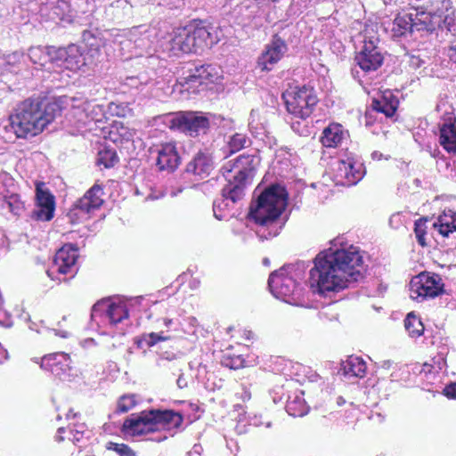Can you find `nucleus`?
Masks as SVG:
<instances>
[{"label":"nucleus","mask_w":456,"mask_h":456,"mask_svg":"<svg viewBox=\"0 0 456 456\" xmlns=\"http://www.w3.org/2000/svg\"><path fill=\"white\" fill-rule=\"evenodd\" d=\"M106 448L108 451L115 452L118 456H136L135 452L125 444L110 442L107 444Z\"/></svg>","instance_id":"nucleus-42"},{"label":"nucleus","mask_w":456,"mask_h":456,"mask_svg":"<svg viewBox=\"0 0 456 456\" xmlns=\"http://www.w3.org/2000/svg\"><path fill=\"white\" fill-rule=\"evenodd\" d=\"M70 364L69 355L61 352L44 356L40 366L42 369L51 371L61 380L70 381L71 377H73V369Z\"/></svg>","instance_id":"nucleus-18"},{"label":"nucleus","mask_w":456,"mask_h":456,"mask_svg":"<svg viewBox=\"0 0 456 456\" xmlns=\"http://www.w3.org/2000/svg\"><path fill=\"white\" fill-rule=\"evenodd\" d=\"M77 416V413L76 412H73L72 410H69V412L66 414V418L68 419H71V418H76Z\"/></svg>","instance_id":"nucleus-60"},{"label":"nucleus","mask_w":456,"mask_h":456,"mask_svg":"<svg viewBox=\"0 0 456 456\" xmlns=\"http://www.w3.org/2000/svg\"><path fill=\"white\" fill-rule=\"evenodd\" d=\"M363 272L362 256L356 248H330L314 258V266L309 273V285L314 292L326 296L362 281Z\"/></svg>","instance_id":"nucleus-1"},{"label":"nucleus","mask_w":456,"mask_h":456,"mask_svg":"<svg viewBox=\"0 0 456 456\" xmlns=\"http://www.w3.org/2000/svg\"><path fill=\"white\" fill-rule=\"evenodd\" d=\"M307 265L304 261H298L295 264L286 265L281 267L285 271V273L295 276V280L301 279L307 268Z\"/></svg>","instance_id":"nucleus-40"},{"label":"nucleus","mask_w":456,"mask_h":456,"mask_svg":"<svg viewBox=\"0 0 456 456\" xmlns=\"http://www.w3.org/2000/svg\"><path fill=\"white\" fill-rule=\"evenodd\" d=\"M288 203V193L284 187L273 184L263 191L251 203L248 216L258 225L256 235L261 240L279 234L286 219L281 216Z\"/></svg>","instance_id":"nucleus-4"},{"label":"nucleus","mask_w":456,"mask_h":456,"mask_svg":"<svg viewBox=\"0 0 456 456\" xmlns=\"http://www.w3.org/2000/svg\"><path fill=\"white\" fill-rule=\"evenodd\" d=\"M242 389H243V392L241 394L242 400L243 401L249 400L251 398L250 392L248 389H246L245 387H243Z\"/></svg>","instance_id":"nucleus-55"},{"label":"nucleus","mask_w":456,"mask_h":456,"mask_svg":"<svg viewBox=\"0 0 456 456\" xmlns=\"http://www.w3.org/2000/svg\"><path fill=\"white\" fill-rule=\"evenodd\" d=\"M427 222H428V218H419L414 224V226H415L414 232L416 235L417 241L422 247L427 245L426 239H425V236L427 233L426 232V229H427L426 223Z\"/></svg>","instance_id":"nucleus-41"},{"label":"nucleus","mask_w":456,"mask_h":456,"mask_svg":"<svg viewBox=\"0 0 456 456\" xmlns=\"http://www.w3.org/2000/svg\"><path fill=\"white\" fill-rule=\"evenodd\" d=\"M251 145V140L242 133H235L229 136L227 146L230 153L240 151Z\"/></svg>","instance_id":"nucleus-35"},{"label":"nucleus","mask_w":456,"mask_h":456,"mask_svg":"<svg viewBox=\"0 0 456 456\" xmlns=\"http://www.w3.org/2000/svg\"><path fill=\"white\" fill-rule=\"evenodd\" d=\"M190 26L199 51L211 48L219 42L218 28L211 22L206 20H194Z\"/></svg>","instance_id":"nucleus-17"},{"label":"nucleus","mask_w":456,"mask_h":456,"mask_svg":"<svg viewBox=\"0 0 456 456\" xmlns=\"http://www.w3.org/2000/svg\"><path fill=\"white\" fill-rule=\"evenodd\" d=\"M9 195L4 194L2 191H0V211H5L8 210L9 207Z\"/></svg>","instance_id":"nucleus-49"},{"label":"nucleus","mask_w":456,"mask_h":456,"mask_svg":"<svg viewBox=\"0 0 456 456\" xmlns=\"http://www.w3.org/2000/svg\"><path fill=\"white\" fill-rule=\"evenodd\" d=\"M183 417L173 410L151 409L139 414H132L123 424V430L132 436L158 433L160 429H179Z\"/></svg>","instance_id":"nucleus-5"},{"label":"nucleus","mask_w":456,"mask_h":456,"mask_svg":"<svg viewBox=\"0 0 456 456\" xmlns=\"http://www.w3.org/2000/svg\"><path fill=\"white\" fill-rule=\"evenodd\" d=\"M448 55L452 61L456 62V45L449 48Z\"/></svg>","instance_id":"nucleus-53"},{"label":"nucleus","mask_w":456,"mask_h":456,"mask_svg":"<svg viewBox=\"0 0 456 456\" xmlns=\"http://www.w3.org/2000/svg\"><path fill=\"white\" fill-rule=\"evenodd\" d=\"M411 62H412L413 65H415L417 67H419L420 61L418 58H416V59L412 58Z\"/></svg>","instance_id":"nucleus-63"},{"label":"nucleus","mask_w":456,"mask_h":456,"mask_svg":"<svg viewBox=\"0 0 456 456\" xmlns=\"http://www.w3.org/2000/svg\"><path fill=\"white\" fill-rule=\"evenodd\" d=\"M404 327L409 335L418 338L423 334L424 326L421 321L413 314L409 313L404 320Z\"/></svg>","instance_id":"nucleus-36"},{"label":"nucleus","mask_w":456,"mask_h":456,"mask_svg":"<svg viewBox=\"0 0 456 456\" xmlns=\"http://www.w3.org/2000/svg\"><path fill=\"white\" fill-rule=\"evenodd\" d=\"M354 61L364 73L376 71L383 63L384 57L375 40L363 41L361 51L356 54Z\"/></svg>","instance_id":"nucleus-14"},{"label":"nucleus","mask_w":456,"mask_h":456,"mask_svg":"<svg viewBox=\"0 0 456 456\" xmlns=\"http://www.w3.org/2000/svg\"><path fill=\"white\" fill-rule=\"evenodd\" d=\"M243 338H245L246 340H251L254 338L255 334L251 330H243Z\"/></svg>","instance_id":"nucleus-54"},{"label":"nucleus","mask_w":456,"mask_h":456,"mask_svg":"<svg viewBox=\"0 0 456 456\" xmlns=\"http://www.w3.org/2000/svg\"><path fill=\"white\" fill-rule=\"evenodd\" d=\"M166 339H167V338L162 337L160 333L152 332V333L147 335V337L145 338V342L147 343V345L149 346H152L155 344H157L159 341L166 340Z\"/></svg>","instance_id":"nucleus-47"},{"label":"nucleus","mask_w":456,"mask_h":456,"mask_svg":"<svg viewBox=\"0 0 456 456\" xmlns=\"http://www.w3.org/2000/svg\"><path fill=\"white\" fill-rule=\"evenodd\" d=\"M288 112L295 118L306 119L318 102L313 87L303 86L296 91L282 94Z\"/></svg>","instance_id":"nucleus-6"},{"label":"nucleus","mask_w":456,"mask_h":456,"mask_svg":"<svg viewBox=\"0 0 456 456\" xmlns=\"http://www.w3.org/2000/svg\"><path fill=\"white\" fill-rule=\"evenodd\" d=\"M226 366H229L231 369H238L242 366V360L237 357L235 360H232L231 363H226Z\"/></svg>","instance_id":"nucleus-51"},{"label":"nucleus","mask_w":456,"mask_h":456,"mask_svg":"<svg viewBox=\"0 0 456 456\" xmlns=\"http://www.w3.org/2000/svg\"><path fill=\"white\" fill-rule=\"evenodd\" d=\"M102 188L98 184L91 187L83 197L77 200L68 212L67 216L72 224L81 223L90 218V214L103 203L101 198Z\"/></svg>","instance_id":"nucleus-9"},{"label":"nucleus","mask_w":456,"mask_h":456,"mask_svg":"<svg viewBox=\"0 0 456 456\" xmlns=\"http://www.w3.org/2000/svg\"><path fill=\"white\" fill-rule=\"evenodd\" d=\"M88 123L91 121L98 122L101 121L102 116L103 115L102 107L97 104L94 101L88 100L87 109Z\"/></svg>","instance_id":"nucleus-43"},{"label":"nucleus","mask_w":456,"mask_h":456,"mask_svg":"<svg viewBox=\"0 0 456 456\" xmlns=\"http://www.w3.org/2000/svg\"><path fill=\"white\" fill-rule=\"evenodd\" d=\"M135 403L134 395H123L118 402L117 409L119 412H127Z\"/></svg>","instance_id":"nucleus-45"},{"label":"nucleus","mask_w":456,"mask_h":456,"mask_svg":"<svg viewBox=\"0 0 456 456\" xmlns=\"http://www.w3.org/2000/svg\"><path fill=\"white\" fill-rule=\"evenodd\" d=\"M55 211V199L45 185L38 184L36 189V207L30 212V217L36 221L47 222L53 219Z\"/></svg>","instance_id":"nucleus-16"},{"label":"nucleus","mask_w":456,"mask_h":456,"mask_svg":"<svg viewBox=\"0 0 456 456\" xmlns=\"http://www.w3.org/2000/svg\"><path fill=\"white\" fill-rule=\"evenodd\" d=\"M287 51V45L281 38H274L273 42L266 45L265 51L257 60V68L261 71H270L283 56Z\"/></svg>","instance_id":"nucleus-22"},{"label":"nucleus","mask_w":456,"mask_h":456,"mask_svg":"<svg viewBox=\"0 0 456 456\" xmlns=\"http://www.w3.org/2000/svg\"><path fill=\"white\" fill-rule=\"evenodd\" d=\"M166 438H167L166 436H162V435L158 434L156 436H151V437H150L148 439L151 440V441H154V442H161V441L165 440Z\"/></svg>","instance_id":"nucleus-57"},{"label":"nucleus","mask_w":456,"mask_h":456,"mask_svg":"<svg viewBox=\"0 0 456 456\" xmlns=\"http://www.w3.org/2000/svg\"><path fill=\"white\" fill-rule=\"evenodd\" d=\"M444 284L437 273L423 272L414 276L410 282L411 297L421 300L434 298L444 292Z\"/></svg>","instance_id":"nucleus-10"},{"label":"nucleus","mask_w":456,"mask_h":456,"mask_svg":"<svg viewBox=\"0 0 456 456\" xmlns=\"http://www.w3.org/2000/svg\"><path fill=\"white\" fill-rule=\"evenodd\" d=\"M85 49L75 44L66 47H56L53 55V64L58 67L76 71L86 65Z\"/></svg>","instance_id":"nucleus-12"},{"label":"nucleus","mask_w":456,"mask_h":456,"mask_svg":"<svg viewBox=\"0 0 456 456\" xmlns=\"http://www.w3.org/2000/svg\"><path fill=\"white\" fill-rule=\"evenodd\" d=\"M118 162V157L113 149L104 148L98 152L97 164L105 168L113 167Z\"/></svg>","instance_id":"nucleus-37"},{"label":"nucleus","mask_w":456,"mask_h":456,"mask_svg":"<svg viewBox=\"0 0 456 456\" xmlns=\"http://www.w3.org/2000/svg\"><path fill=\"white\" fill-rule=\"evenodd\" d=\"M176 384H177V387L179 388H184L187 387V380L186 379L184 378L183 374L181 373L176 380Z\"/></svg>","instance_id":"nucleus-52"},{"label":"nucleus","mask_w":456,"mask_h":456,"mask_svg":"<svg viewBox=\"0 0 456 456\" xmlns=\"http://www.w3.org/2000/svg\"><path fill=\"white\" fill-rule=\"evenodd\" d=\"M268 286L275 297L289 304H295L301 296L302 288L295 276L285 273L281 268L270 274Z\"/></svg>","instance_id":"nucleus-8"},{"label":"nucleus","mask_w":456,"mask_h":456,"mask_svg":"<svg viewBox=\"0 0 456 456\" xmlns=\"http://www.w3.org/2000/svg\"><path fill=\"white\" fill-rule=\"evenodd\" d=\"M77 259V246L73 244H65L56 252L53 265L52 269L47 271L48 276L53 279L52 274L53 273H58L60 274H71V277H73L77 270L76 267Z\"/></svg>","instance_id":"nucleus-13"},{"label":"nucleus","mask_w":456,"mask_h":456,"mask_svg":"<svg viewBox=\"0 0 456 456\" xmlns=\"http://www.w3.org/2000/svg\"><path fill=\"white\" fill-rule=\"evenodd\" d=\"M414 31V17L412 13H399L396 15L391 28L392 37L394 38L411 35Z\"/></svg>","instance_id":"nucleus-26"},{"label":"nucleus","mask_w":456,"mask_h":456,"mask_svg":"<svg viewBox=\"0 0 456 456\" xmlns=\"http://www.w3.org/2000/svg\"><path fill=\"white\" fill-rule=\"evenodd\" d=\"M55 335L61 336V338H67L69 336L67 331H60V330H54Z\"/></svg>","instance_id":"nucleus-61"},{"label":"nucleus","mask_w":456,"mask_h":456,"mask_svg":"<svg viewBox=\"0 0 456 456\" xmlns=\"http://www.w3.org/2000/svg\"><path fill=\"white\" fill-rule=\"evenodd\" d=\"M286 411L293 417H303L308 412V407L302 396L296 395L293 399L288 400Z\"/></svg>","instance_id":"nucleus-34"},{"label":"nucleus","mask_w":456,"mask_h":456,"mask_svg":"<svg viewBox=\"0 0 456 456\" xmlns=\"http://www.w3.org/2000/svg\"><path fill=\"white\" fill-rule=\"evenodd\" d=\"M336 172L338 183L343 185L351 186L362 180L364 175V168L362 163L354 162L348 159L338 162Z\"/></svg>","instance_id":"nucleus-21"},{"label":"nucleus","mask_w":456,"mask_h":456,"mask_svg":"<svg viewBox=\"0 0 456 456\" xmlns=\"http://www.w3.org/2000/svg\"><path fill=\"white\" fill-rule=\"evenodd\" d=\"M300 126H301V123L298 121L291 123V128L293 129V131H295L296 133H298L299 134H304V133L306 129H305V127H303L301 129Z\"/></svg>","instance_id":"nucleus-50"},{"label":"nucleus","mask_w":456,"mask_h":456,"mask_svg":"<svg viewBox=\"0 0 456 456\" xmlns=\"http://www.w3.org/2000/svg\"><path fill=\"white\" fill-rule=\"evenodd\" d=\"M164 322L167 327H169L173 323V320L172 319H165Z\"/></svg>","instance_id":"nucleus-64"},{"label":"nucleus","mask_w":456,"mask_h":456,"mask_svg":"<svg viewBox=\"0 0 456 456\" xmlns=\"http://www.w3.org/2000/svg\"><path fill=\"white\" fill-rule=\"evenodd\" d=\"M218 77V71L213 65L192 63L189 65L186 70L183 71L180 77V84L183 86H187V89H190L197 85L213 83Z\"/></svg>","instance_id":"nucleus-11"},{"label":"nucleus","mask_w":456,"mask_h":456,"mask_svg":"<svg viewBox=\"0 0 456 456\" xmlns=\"http://www.w3.org/2000/svg\"><path fill=\"white\" fill-rule=\"evenodd\" d=\"M248 129L254 137H260L265 135V127L264 123L259 118L257 110H252L248 118Z\"/></svg>","instance_id":"nucleus-38"},{"label":"nucleus","mask_w":456,"mask_h":456,"mask_svg":"<svg viewBox=\"0 0 456 456\" xmlns=\"http://www.w3.org/2000/svg\"><path fill=\"white\" fill-rule=\"evenodd\" d=\"M392 363L393 362L390 360L383 361L381 363V367L387 370L391 367Z\"/></svg>","instance_id":"nucleus-58"},{"label":"nucleus","mask_w":456,"mask_h":456,"mask_svg":"<svg viewBox=\"0 0 456 456\" xmlns=\"http://www.w3.org/2000/svg\"><path fill=\"white\" fill-rule=\"evenodd\" d=\"M66 98L53 101L42 98H28L19 103L14 113L9 117V125L5 129L12 132L16 138L35 136L61 116Z\"/></svg>","instance_id":"nucleus-2"},{"label":"nucleus","mask_w":456,"mask_h":456,"mask_svg":"<svg viewBox=\"0 0 456 456\" xmlns=\"http://www.w3.org/2000/svg\"><path fill=\"white\" fill-rule=\"evenodd\" d=\"M439 142L449 153H456V122L449 118L440 126Z\"/></svg>","instance_id":"nucleus-24"},{"label":"nucleus","mask_w":456,"mask_h":456,"mask_svg":"<svg viewBox=\"0 0 456 456\" xmlns=\"http://www.w3.org/2000/svg\"><path fill=\"white\" fill-rule=\"evenodd\" d=\"M433 226L438 229L441 235L449 237L450 233L456 232V212L451 209L444 211Z\"/></svg>","instance_id":"nucleus-32"},{"label":"nucleus","mask_w":456,"mask_h":456,"mask_svg":"<svg viewBox=\"0 0 456 456\" xmlns=\"http://www.w3.org/2000/svg\"><path fill=\"white\" fill-rule=\"evenodd\" d=\"M366 369V362L361 357L351 355L342 362L340 371L347 378H363Z\"/></svg>","instance_id":"nucleus-29"},{"label":"nucleus","mask_w":456,"mask_h":456,"mask_svg":"<svg viewBox=\"0 0 456 456\" xmlns=\"http://www.w3.org/2000/svg\"><path fill=\"white\" fill-rule=\"evenodd\" d=\"M443 5L448 10L449 6L451 5L450 0H443Z\"/></svg>","instance_id":"nucleus-62"},{"label":"nucleus","mask_w":456,"mask_h":456,"mask_svg":"<svg viewBox=\"0 0 456 456\" xmlns=\"http://www.w3.org/2000/svg\"><path fill=\"white\" fill-rule=\"evenodd\" d=\"M9 207L8 211L15 216H20L24 209V202L21 201L20 197L18 194L9 195Z\"/></svg>","instance_id":"nucleus-44"},{"label":"nucleus","mask_w":456,"mask_h":456,"mask_svg":"<svg viewBox=\"0 0 456 456\" xmlns=\"http://www.w3.org/2000/svg\"><path fill=\"white\" fill-rule=\"evenodd\" d=\"M444 394L448 398L456 399V383L447 385L444 389Z\"/></svg>","instance_id":"nucleus-48"},{"label":"nucleus","mask_w":456,"mask_h":456,"mask_svg":"<svg viewBox=\"0 0 456 456\" xmlns=\"http://www.w3.org/2000/svg\"><path fill=\"white\" fill-rule=\"evenodd\" d=\"M169 51L173 55L199 52L190 24L173 31L169 41Z\"/></svg>","instance_id":"nucleus-19"},{"label":"nucleus","mask_w":456,"mask_h":456,"mask_svg":"<svg viewBox=\"0 0 456 456\" xmlns=\"http://www.w3.org/2000/svg\"><path fill=\"white\" fill-rule=\"evenodd\" d=\"M134 131L130 128L120 125L114 126L110 132V139L116 144H123L133 141Z\"/></svg>","instance_id":"nucleus-33"},{"label":"nucleus","mask_w":456,"mask_h":456,"mask_svg":"<svg viewBox=\"0 0 456 456\" xmlns=\"http://www.w3.org/2000/svg\"><path fill=\"white\" fill-rule=\"evenodd\" d=\"M254 425H256V426L265 425L266 428H271L272 427V422L271 421H266V422L264 423V422H256V421H255Z\"/></svg>","instance_id":"nucleus-59"},{"label":"nucleus","mask_w":456,"mask_h":456,"mask_svg":"<svg viewBox=\"0 0 456 456\" xmlns=\"http://www.w3.org/2000/svg\"><path fill=\"white\" fill-rule=\"evenodd\" d=\"M61 98L67 99V103L63 105V110L67 105H70V115L75 118L77 125L86 126L88 124V100L84 97H72L62 96Z\"/></svg>","instance_id":"nucleus-25"},{"label":"nucleus","mask_w":456,"mask_h":456,"mask_svg":"<svg viewBox=\"0 0 456 456\" xmlns=\"http://www.w3.org/2000/svg\"><path fill=\"white\" fill-rule=\"evenodd\" d=\"M136 80H137V78H136V77H126V84H127V85H128V86H134V87H136V86H137Z\"/></svg>","instance_id":"nucleus-56"},{"label":"nucleus","mask_w":456,"mask_h":456,"mask_svg":"<svg viewBox=\"0 0 456 456\" xmlns=\"http://www.w3.org/2000/svg\"><path fill=\"white\" fill-rule=\"evenodd\" d=\"M258 163L259 159L255 155H240L222 167L227 183L222 189L221 197L213 203L216 219L226 218L228 215L225 212L230 213L236 207L241 206L245 189L253 179Z\"/></svg>","instance_id":"nucleus-3"},{"label":"nucleus","mask_w":456,"mask_h":456,"mask_svg":"<svg viewBox=\"0 0 456 456\" xmlns=\"http://www.w3.org/2000/svg\"><path fill=\"white\" fill-rule=\"evenodd\" d=\"M399 105L398 99L392 93H385L381 97L372 100L373 110L383 113L387 118H392Z\"/></svg>","instance_id":"nucleus-27"},{"label":"nucleus","mask_w":456,"mask_h":456,"mask_svg":"<svg viewBox=\"0 0 456 456\" xmlns=\"http://www.w3.org/2000/svg\"><path fill=\"white\" fill-rule=\"evenodd\" d=\"M128 310L122 303L109 302L107 300L96 303L92 308V319L98 316L111 326H115L128 318Z\"/></svg>","instance_id":"nucleus-15"},{"label":"nucleus","mask_w":456,"mask_h":456,"mask_svg":"<svg viewBox=\"0 0 456 456\" xmlns=\"http://www.w3.org/2000/svg\"><path fill=\"white\" fill-rule=\"evenodd\" d=\"M214 169V161L208 150H200L187 163L185 172L200 179L206 178Z\"/></svg>","instance_id":"nucleus-23"},{"label":"nucleus","mask_w":456,"mask_h":456,"mask_svg":"<svg viewBox=\"0 0 456 456\" xmlns=\"http://www.w3.org/2000/svg\"><path fill=\"white\" fill-rule=\"evenodd\" d=\"M69 432L72 435L69 439L75 444L81 442L83 438H89L91 433L84 423L73 424V427L69 428Z\"/></svg>","instance_id":"nucleus-39"},{"label":"nucleus","mask_w":456,"mask_h":456,"mask_svg":"<svg viewBox=\"0 0 456 456\" xmlns=\"http://www.w3.org/2000/svg\"><path fill=\"white\" fill-rule=\"evenodd\" d=\"M158 157L156 166L159 171H165L168 174L176 170L181 163V158L175 142H166L157 150Z\"/></svg>","instance_id":"nucleus-20"},{"label":"nucleus","mask_w":456,"mask_h":456,"mask_svg":"<svg viewBox=\"0 0 456 456\" xmlns=\"http://www.w3.org/2000/svg\"><path fill=\"white\" fill-rule=\"evenodd\" d=\"M344 138L343 127L340 124H330L324 128L321 142L324 147H337Z\"/></svg>","instance_id":"nucleus-31"},{"label":"nucleus","mask_w":456,"mask_h":456,"mask_svg":"<svg viewBox=\"0 0 456 456\" xmlns=\"http://www.w3.org/2000/svg\"><path fill=\"white\" fill-rule=\"evenodd\" d=\"M415 31L433 32L440 26L441 16L431 12H421L413 14Z\"/></svg>","instance_id":"nucleus-30"},{"label":"nucleus","mask_w":456,"mask_h":456,"mask_svg":"<svg viewBox=\"0 0 456 456\" xmlns=\"http://www.w3.org/2000/svg\"><path fill=\"white\" fill-rule=\"evenodd\" d=\"M170 128L178 130L189 136L207 134L210 128L208 116L200 111H178L170 119Z\"/></svg>","instance_id":"nucleus-7"},{"label":"nucleus","mask_w":456,"mask_h":456,"mask_svg":"<svg viewBox=\"0 0 456 456\" xmlns=\"http://www.w3.org/2000/svg\"><path fill=\"white\" fill-rule=\"evenodd\" d=\"M55 46H31L28 50L27 58L35 65L43 68L47 63L53 64Z\"/></svg>","instance_id":"nucleus-28"},{"label":"nucleus","mask_w":456,"mask_h":456,"mask_svg":"<svg viewBox=\"0 0 456 456\" xmlns=\"http://www.w3.org/2000/svg\"><path fill=\"white\" fill-rule=\"evenodd\" d=\"M69 4L65 0H58L54 7L53 8V12L55 15L60 17V19H63L62 16L64 13L69 12Z\"/></svg>","instance_id":"nucleus-46"}]
</instances>
